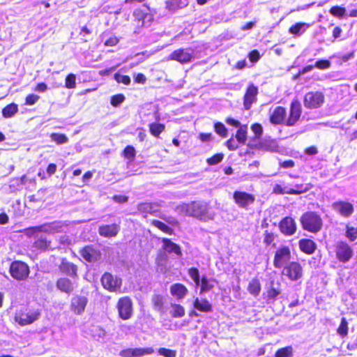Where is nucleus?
Listing matches in <instances>:
<instances>
[{"mask_svg":"<svg viewBox=\"0 0 357 357\" xmlns=\"http://www.w3.org/2000/svg\"><path fill=\"white\" fill-rule=\"evenodd\" d=\"M182 209L190 216L197 218L201 220H209L213 218L214 214L211 212L206 203L193 202L182 206Z\"/></svg>","mask_w":357,"mask_h":357,"instance_id":"f257e3e1","label":"nucleus"},{"mask_svg":"<svg viewBox=\"0 0 357 357\" xmlns=\"http://www.w3.org/2000/svg\"><path fill=\"white\" fill-rule=\"evenodd\" d=\"M301 222L303 229L310 232L317 233L322 227V220L314 212H306L301 218Z\"/></svg>","mask_w":357,"mask_h":357,"instance_id":"f03ea898","label":"nucleus"},{"mask_svg":"<svg viewBox=\"0 0 357 357\" xmlns=\"http://www.w3.org/2000/svg\"><path fill=\"white\" fill-rule=\"evenodd\" d=\"M282 275L286 277L290 281H298L303 278V266L298 261H291L282 268Z\"/></svg>","mask_w":357,"mask_h":357,"instance_id":"7ed1b4c3","label":"nucleus"},{"mask_svg":"<svg viewBox=\"0 0 357 357\" xmlns=\"http://www.w3.org/2000/svg\"><path fill=\"white\" fill-rule=\"evenodd\" d=\"M291 251L289 247L282 246L279 248L275 253L273 266L277 268H283L284 266L291 262Z\"/></svg>","mask_w":357,"mask_h":357,"instance_id":"20e7f679","label":"nucleus"},{"mask_svg":"<svg viewBox=\"0 0 357 357\" xmlns=\"http://www.w3.org/2000/svg\"><path fill=\"white\" fill-rule=\"evenodd\" d=\"M336 258L342 263L348 262L354 255V250L346 242L339 241L335 245Z\"/></svg>","mask_w":357,"mask_h":357,"instance_id":"39448f33","label":"nucleus"},{"mask_svg":"<svg viewBox=\"0 0 357 357\" xmlns=\"http://www.w3.org/2000/svg\"><path fill=\"white\" fill-rule=\"evenodd\" d=\"M10 273L13 278L17 280H23L28 277L29 268L25 263L15 261L10 266Z\"/></svg>","mask_w":357,"mask_h":357,"instance_id":"423d86ee","label":"nucleus"},{"mask_svg":"<svg viewBox=\"0 0 357 357\" xmlns=\"http://www.w3.org/2000/svg\"><path fill=\"white\" fill-rule=\"evenodd\" d=\"M332 209L344 218H350L354 212V205L347 201H337L332 204Z\"/></svg>","mask_w":357,"mask_h":357,"instance_id":"0eeeda50","label":"nucleus"},{"mask_svg":"<svg viewBox=\"0 0 357 357\" xmlns=\"http://www.w3.org/2000/svg\"><path fill=\"white\" fill-rule=\"evenodd\" d=\"M324 102V96L321 92L311 91L305 95L304 106L308 109L320 107Z\"/></svg>","mask_w":357,"mask_h":357,"instance_id":"6e6552de","label":"nucleus"},{"mask_svg":"<svg viewBox=\"0 0 357 357\" xmlns=\"http://www.w3.org/2000/svg\"><path fill=\"white\" fill-rule=\"evenodd\" d=\"M117 309L120 318L123 320L130 319L132 315V303L128 296L121 298L117 303Z\"/></svg>","mask_w":357,"mask_h":357,"instance_id":"1a4fd4ad","label":"nucleus"},{"mask_svg":"<svg viewBox=\"0 0 357 357\" xmlns=\"http://www.w3.org/2000/svg\"><path fill=\"white\" fill-rule=\"evenodd\" d=\"M103 287L110 291H118L120 290L122 280L109 273H105L101 278Z\"/></svg>","mask_w":357,"mask_h":357,"instance_id":"9d476101","label":"nucleus"},{"mask_svg":"<svg viewBox=\"0 0 357 357\" xmlns=\"http://www.w3.org/2000/svg\"><path fill=\"white\" fill-rule=\"evenodd\" d=\"M193 59V50L191 49H178L174 51L168 57L181 63H189Z\"/></svg>","mask_w":357,"mask_h":357,"instance_id":"9b49d317","label":"nucleus"},{"mask_svg":"<svg viewBox=\"0 0 357 357\" xmlns=\"http://www.w3.org/2000/svg\"><path fill=\"white\" fill-rule=\"evenodd\" d=\"M233 198L235 203L241 208H247L252 204L255 200L253 195L242 191H235Z\"/></svg>","mask_w":357,"mask_h":357,"instance_id":"f8f14e48","label":"nucleus"},{"mask_svg":"<svg viewBox=\"0 0 357 357\" xmlns=\"http://www.w3.org/2000/svg\"><path fill=\"white\" fill-rule=\"evenodd\" d=\"M56 288L61 292L70 294L77 287L75 278L72 280L67 278H60L56 282Z\"/></svg>","mask_w":357,"mask_h":357,"instance_id":"ddd939ff","label":"nucleus"},{"mask_svg":"<svg viewBox=\"0 0 357 357\" xmlns=\"http://www.w3.org/2000/svg\"><path fill=\"white\" fill-rule=\"evenodd\" d=\"M38 310H29L26 312H22L15 316V321L22 326L31 324L40 317Z\"/></svg>","mask_w":357,"mask_h":357,"instance_id":"4468645a","label":"nucleus"},{"mask_svg":"<svg viewBox=\"0 0 357 357\" xmlns=\"http://www.w3.org/2000/svg\"><path fill=\"white\" fill-rule=\"evenodd\" d=\"M65 225L61 221H54L50 223L43 224L40 226L33 227L32 229L36 232H45L54 234L62 231Z\"/></svg>","mask_w":357,"mask_h":357,"instance_id":"2eb2a0df","label":"nucleus"},{"mask_svg":"<svg viewBox=\"0 0 357 357\" xmlns=\"http://www.w3.org/2000/svg\"><path fill=\"white\" fill-rule=\"evenodd\" d=\"M301 105L298 100H294L291 103L289 115L286 121L287 126H292L299 120L301 115Z\"/></svg>","mask_w":357,"mask_h":357,"instance_id":"dca6fc26","label":"nucleus"},{"mask_svg":"<svg viewBox=\"0 0 357 357\" xmlns=\"http://www.w3.org/2000/svg\"><path fill=\"white\" fill-rule=\"evenodd\" d=\"M88 303V299L84 296H75L71 299L70 308L76 314H82Z\"/></svg>","mask_w":357,"mask_h":357,"instance_id":"f3484780","label":"nucleus"},{"mask_svg":"<svg viewBox=\"0 0 357 357\" xmlns=\"http://www.w3.org/2000/svg\"><path fill=\"white\" fill-rule=\"evenodd\" d=\"M281 232L287 236L293 235L296 231V225L291 217L284 218L279 225Z\"/></svg>","mask_w":357,"mask_h":357,"instance_id":"a211bd4d","label":"nucleus"},{"mask_svg":"<svg viewBox=\"0 0 357 357\" xmlns=\"http://www.w3.org/2000/svg\"><path fill=\"white\" fill-rule=\"evenodd\" d=\"M258 89L253 84L249 85L244 96L243 105L245 109H250L252 103L257 100Z\"/></svg>","mask_w":357,"mask_h":357,"instance_id":"6ab92c4d","label":"nucleus"},{"mask_svg":"<svg viewBox=\"0 0 357 357\" xmlns=\"http://www.w3.org/2000/svg\"><path fill=\"white\" fill-rule=\"evenodd\" d=\"M119 226L116 224L106 225L99 227L98 233L102 236L110 238L116 236L119 231Z\"/></svg>","mask_w":357,"mask_h":357,"instance_id":"aec40b11","label":"nucleus"},{"mask_svg":"<svg viewBox=\"0 0 357 357\" xmlns=\"http://www.w3.org/2000/svg\"><path fill=\"white\" fill-rule=\"evenodd\" d=\"M307 191V188L304 190H294L289 188L288 185L283 186L280 184H275L273 188V193L276 195H299L302 192Z\"/></svg>","mask_w":357,"mask_h":357,"instance_id":"412c9836","label":"nucleus"},{"mask_svg":"<svg viewBox=\"0 0 357 357\" xmlns=\"http://www.w3.org/2000/svg\"><path fill=\"white\" fill-rule=\"evenodd\" d=\"M59 269L63 273H64L70 277H72L73 278H76V277H77V266L73 263H70V262L66 261V260H64V259L62 260V261L59 266Z\"/></svg>","mask_w":357,"mask_h":357,"instance_id":"4be33fe9","label":"nucleus"},{"mask_svg":"<svg viewBox=\"0 0 357 357\" xmlns=\"http://www.w3.org/2000/svg\"><path fill=\"white\" fill-rule=\"evenodd\" d=\"M188 292V290L186 287L181 283L174 284L170 287L171 294L178 300L183 299Z\"/></svg>","mask_w":357,"mask_h":357,"instance_id":"5701e85b","label":"nucleus"},{"mask_svg":"<svg viewBox=\"0 0 357 357\" xmlns=\"http://www.w3.org/2000/svg\"><path fill=\"white\" fill-rule=\"evenodd\" d=\"M82 257L87 261H95L99 257V253L92 246H86L81 251Z\"/></svg>","mask_w":357,"mask_h":357,"instance_id":"b1692460","label":"nucleus"},{"mask_svg":"<svg viewBox=\"0 0 357 357\" xmlns=\"http://www.w3.org/2000/svg\"><path fill=\"white\" fill-rule=\"evenodd\" d=\"M286 110L282 107H277L273 110L270 117V121L273 124H280L284 121Z\"/></svg>","mask_w":357,"mask_h":357,"instance_id":"393cba45","label":"nucleus"},{"mask_svg":"<svg viewBox=\"0 0 357 357\" xmlns=\"http://www.w3.org/2000/svg\"><path fill=\"white\" fill-rule=\"evenodd\" d=\"M162 242L163 243L162 248L169 253H174L177 256H181L182 252L179 245L172 242L168 238H162Z\"/></svg>","mask_w":357,"mask_h":357,"instance_id":"a878e982","label":"nucleus"},{"mask_svg":"<svg viewBox=\"0 0 357 357\" xmlns=\"http://www.w3.org/2000/svg\"><path fill=\"white\" fill-rule=\"evenodd\" d=\"M193 306L196 310L203 312H211L213 310L212 305L206 299L196 298Z\"/></svg>","mask_w":357,"mask_h":357,"instance_id":"bb28decb","label":"nucleus"},{"mask_svg":"<svg viewBox=\"0 0 357 357\" xmlns=\"http://www.w3.org/2000/svg\"><path fill=\"white\" fill-rule=\"evenodd\" d=\"M299 248L302 252L311 255L316 249V244L310 239H301L299 241Z\"/></svg>","mask_w":357,"mask_h":357,"instance_id":"cd10ccee","label":"nucleus"},{"mask_svg":"<svg viewBox=\"0 0 357 357\" xmlns=\"http://www.w3.org/2000/svg\"><path fill=\"white\" fill-rule=\"evenodd\" d=\"M138 20L137 25L141 26H149L153 20V15L150 13H135Z\"/></svg>","mask_w":357,"mask_h":357,"instance_id":"c85d7f7f","label":"nucleus"},{"mask_svg":"<svg viewBox=\"0 0 357 357\" xmlns=\"http://www.w3.org/2000/svg\"><path fill=\"white\" fill-rule=\"evenodd\" d=\"M310 26V25L305 22H298L295 24L292 25L289 29V32L291 34H293L296 36H301Z\"/></svg>","mask_w":357,"mask_h":357,"instance_id":"c756f323","label":"nucleus"},{"mask_svg":"<svg viewBox=\"0 0 357 357\" xmlns=\"http://www.w3.org/2000/svg\"><path fill=\"white\" fill-rule=\"evenodd\" d=\"M165 3L166 8L171 11H175L188 5L187 0H167Z\"/></svg>","mask_w":357,"mask_h":357,"instance_id":"7c9ffc66","label":"nucleus"},{"mask_svg":"<svg viewBox=\"0 0 357 357\" xmlns=\"http://www.w3.org/2000/svg\"><path fill=\"white\" fill-rule=\"evenodd\" d=\"M215 280L208 279L206 276H203L201 279L200 294L208 292L214 287Z\"/></svg>","mask_w":357,"mask_h":357,"instance_id":"2f4dec72","label":"nucleus"},{"mask_svg":"<svg viewBox=\"0 0 357 357\" xmlns=\"http://www.w3.org/2000/svg\"><path fill=\"white\" fill-rule=\"evenodd\" d=\"M248 291L254 296H257L261 291V284L257 279H252L248 284Z\"/></svg>","mask_w":357,"mask_h":357,"instance_id":"473e14b6","label":"nucleus"},{"mask_svg":"<svg viewBox=\"0 0 357 357\" xmlns=\"http://www.w3.org/2000/svg\"><path fill=\"white\" fill-rule=\"evenodd\" d=\"M261 149L270 151V152H276L278 149V144L274 139H265L261 144Z\"/></svg>","mask_w":357,"mask_h":357,"instance_id":"72a5a7b5","label":"nucleus"},{"mask_svg":"<svg viewBox=\"0 0 357 357\" xmlns=\"http://www.w3.org/2000/svg\"><path fill=\"white\" fill-rule=\"evenodd\" d=\"M18 111L17 105L11 103L6 106L2 110V115L4 118L13 117Z\"/></svg>","mask_w":357,"mask_h":357,"instance_id":"f704fd0d","label":"nucleus"},{"mask_svg":"<svg viewBox=\"0 0 357 357\" xmlns=\"http://www.w3.org/2000/svg\"><path fill=\"white\" fill-rule=\"evenodd\" d=\"M156 207L157 206L155 204L146 202L139 204L137 206V209L142 213L153 214L157 211Z\"/></svg>","mask_w":357,"mask_h":357,"instance_id":"c9c22d12","label":"nucleus"},{"mask_svg":"<svg viewBox=\"0 0 357 357\" xmlns=\"http://www.w3.org/2000/svg\"><path fill=\"white\" fill-rule=\"evenodd\" d=\"M247 130L248 127L245 125L241 126L238 128L236 134V138L237 139V142L241 144H245L247 139Z\"/></svg>","mask_w":357,"mask_h":357,"instance_id":"e433bc0d","label":"nucleus"},{"mask_svg":"<svg viewBox=\"0 0 357 357\" xmlns=\"http://www.w3.org/2000/svg\"><path fill=\"white\" fill-rule=\"evenodd\" d=\"M345 236L349 241L353 242L357 239V227L346 225L345 226Z\"/></svg>","mask_w":357,"mask_h":357,"instance_id":"4c0bfd02","label":"nucleus"},{"mask_svg":"<svg viewBox=\"0 0 357 357\" xmlns=\"http://www.w3.org/2000/svg\"><path fill=\"white\" fill-rule=\"evenodd\" d=\"M165 130V125L162 123H152L149 124V130L151 135L158 137Z\"/></svg>","mask_w":357,"mask_h":357,"instance_id":"58836bf2","label":"nucleus"},{"mask_svg":"<svg viewBox=\"0 0 357 357\" xmlns=\"http://www.w3.org/2000/svg\"><path fill=\"white\" fill-rule=\"evenodd\" d=\"M172 310L170 312L173 317H182L185 314L184 307L179 304H172Z\"/></svg>","mask_w":357,"mask_h":357,"instance_id":"ea45409f","label":"nucleus"},{"mask_svg":"<svg viewBox=\"0 0 357 357\" xmlns=\"http://www.w3.org/2000/svg\"><path fill=\"white\" fill-rule=\"evenodd\" d=\"M153 352L154 350L151 347L133 349L134 357H142L146 355L151 354Z\"/></svg>","mask_w":357,"mask_h":357,"instance_id":"a19ab883","label":"nucleus"},{"mask_svg":"<svg viewBox=\"0 0 357 357\" xmlns=\"http://www.w3.org/2000/svg\"><path fill=\"white\" fill-rule=\"evenodd\" d=\"M50 137L52 140L55 142L57 144H63L68 142V138L64 134L52 133Z\"/></svg>","mask_w":357,"mask_h":357,"instance_id":"79ce46f5","label":"nucleus"},{"mask_svg":"<svg viewBox=\"0 0 357 357\" xmlns=\"http://www.w3.org/2000/svg\"><path fill=\"white\" fill-rule=\"evenodd\" d=\"M154 309L158 311L162 310L163 307V298L162 296L155 294L151 298Z\"/></svg>","mask_w":357,"mask_h":357,"instance_id":"37998d69","label":"nucleus"},{"mask_svg":"<svg viewBox=\"0 0 357 357\" xmlns=\"http://www.w3.org/2000/svg\"><path fill=\"white\" fill-rule=\"evenodd\" d=\"M152 225L167 234H172V229L159 220H153Z\"/></svg>","mask_w":357,"mask_h":357,"instance_id":"c03bdc74","label":"nucleus"},{"mask_svg":"<svg viewBox=\"0 0 357 357\" xmlns=\"http://www.w3.org/2000/svg\"><path fill=\"white\" fill-rule=\"evenodd\" d=\"M345 13L346 9L344 8L337 6H333L330 9V13L332 15L340 18L342 17L345 15Z\"/></svg>","mask_w":357,"mask_h":357,"instance_id":"a18cd8bd","label":"nucleus"},{"mask_svg":"<svg viewBox=\"0 0 357 357\" xmlns=\"http://www.w3.org/2000/svg\"><path fill=\"white\" fill-rule=\"evenodd\" d=\"M337 333L342 337H344L348 333V323L346 320V318L342 317L341 319V323L337 328Z\"/></svg>","mask_w":357,"mask_h":357,"instance_id":"49530a36","label":"nucleus"},{"mask_svg":"<svg viewBox=\"0 0 357 357\" xmlns=\"http://www.w3.org/2000/svg\"><path fill=\"white\" fill-rule=\"evenodd\" d=\"M65 86L67 89H74L76 86V76L71 73L69 74L65 80Z\"/></svg>","mask_w":357,"mask_h":357,"instance_id":"de8ad7c7","label":"nucleus"},{"mask_svg":"<svg viewBox=\"0 0 357 357\" xmlns=\"http://www.w3.org/2000/svg\"><path fill=\"white\" fill-rule=\"evenodd\" d=\"M215 131L217 134L222 137H226L227 135V130L222 123L218 122L214 126Z\"/></svg>","mask_w":357,"mask_h":357,"instance_id":"09e8293b","label":"nucleus"},{"mask_svg":"<svg viewBox=\"0 0 357 357\" xmlns=\"http://www.w3.org/2000/svg\"><path fill=\"white\" fill-rule=\"evenodd\" d=\"M123 156L128 159L133 160L135 157V149L132 146H127L123 150Z\"/></svg>","mask_w":357,"mask_h":357,"instance_id":"8fccbe9b","label":"nucleus"},{"mask_svg":"<svg viewBox=\"0 0 357 357\" xmlns=\"http://www.w3.org/2000/svg\"><path fill=\"white\" fill-rule=\"evenodd\" d=\"M114 79L118 83H122L125 85H129L130 84V78L129 76L123 75L118 73L114 75Z\"/></svg>","mask_w":357,"mask_h":357,"instance_id":"3c124183","label":"nucleus"},{"mask_svg":"<svg viewBox=\"0 0 357 357\" xmlns=\"http://www.w3.org/2000/svg\"><path fill=\"white\" fill-rule=\"evenodd\" d=\"M292 349L291 347H284L277 351L275 357H290Z\"/></svg>","mask_w":357,"mask_h":357,"instance_id":"603ef678","label":"nucleus"},{"mask_svg":"<svg viewBox=\"0 0 357 357\" xmlns=\"http://www.w3.org/2000/svg\"><path fill=\"white\" fill-rule=\"evenodd\" d=\"M125 100V96L123 94H117L113 96L111 98V105L114 107H117L121 105Z\"/></svg>","mask_w":357,"mask_h":357,"instance_id":"864d4df0","label":"nucleus"},{"mask_svg":"<svg viewBox=\"0 0 357 357\" xmlns=\"http://www.w3.org/2000/svg\"><path fill=\"white\" fill-rule=\"evenodd\" d=\"M223 154L218 153L207 159V163L209 165H214L220 162L223 159Z\"/></svg>","mask_w":357,"mask_h":357,"instance_id":"5fc2aeb1","label":"nucleus"},{"mask_svg":"<svg viewBox=\"0 0 357 357\" xmlns=\"http://www.w3.org/2000/svg\"><path fill=\"white\" fill-rule=\"evenodd\" d=\"M158 354L165 357H176V351L166 348H160L158 349Z\"/></svg>","mask_w":357,"mask_h":357,"instance_id":"6e6d98bb","label":"nucleus"},{"mask_svg":"<svg viewBox=\"0 0 357 357\" xmlns=\"http://www.w3.org/2000/svg\"><path fill=\"white\" fill-rule=\"evenodd\" d=\"M40 99V96L36 94H29L26 97L25 99V105H33L36 104L38 100Z\"/></svg>","mask_w":357,"mask_h":357,"instance_id":"4d7b16f0","label":"nucleus"},{"mask_svg":"<svg viewBox=\"0 0 357 357\" xmlns=\"http://www.w3.org/2000/svg\"><path fill=\"white\" fill-rule=\"evenodd\" d=\"M331 66V62L328 60H319L315 63L314 67L324 70L327 69Z\"/></svg>","mask_w":357,"mask_h":357,"instance_id":"13d9d810","label":"nucleus"},{"mask_svg":"<svg viewBox=\"0 0 357 357\" xmlns=\"http://www.w3.org/2000/svg\"><path fill=\"white\" fill-rule=\"evenodd\" d=\"M119 40L117 38V37L112 35L109 38L105 40L104 44L105 46L113 47L115 46L119 43Z\"/></svg>","mask_w":357,"mask_h":357,"instance_id":"bf43d9fd","label":"nucleus"},{"mask_svg":"<svg viewBox=\"0 0 357 357\" xmlns=\"http://www.w3.org/2000/svg\"><path fill=\"white\" fill-rule=\"evenodd\" d=\"M279 294H280V291H278L273 287H271L267 291V298L268 299H275Z\"/></svg>","mask_w":357,"mask_h":357,"instance_id":"052dcab7","label":"nucleus"},{"mask_svg":"<svg viewBox=\"0 0 357 357\" xmlns=\"http://www.w3.org/2000/svg\"><path fill=\"white\" fill-rule=\"evenodd\" d=\"M251 129L255 134L257 137H259L262 135L263 129L262 126L259 123H255L252 126Z\"/></svg>","mask_w":357,"mask_h":357,"instance_id":"680f3d73","label":"nucleus"},{"mask_svg":"<svg viewBox=\"0 0 357 357\" xmlns=\"http://www.w3.org/2000/svg\"><path fill=\"white\" fill-rule=\"evenodd\" d=\"M226 144L227 148L231 151L236 150L238 147L237 139L235 140L234 138L229 139L226 142Z\"/></svg>","mask_w":357,"mask_h":357,"instance_id":"e2e57ef3","label":"nucleus"},{"mask_svg":"<svg viewBox=\"0 0 357 357\" xmlns=\"http://www.w3.org/2000/svg\"><path fill=\"white\" fill-rule=\"evenodd\" d=\"M188 275L192 280L199 278V270L196 268H190L188 270Z\"/></svg>","mask_w":357,"mask_h":357,"instance_id":"0e129e2a","label":"nucleus"},{"mask_svg":"<svg viewBox=\"0 0 357 357\" xmlns=\"http://www.w3.org/2000/svg\"><path fill=\"white\" fill-rule=\"evenodd\" d=\"M119 355L121 357H134L133 349H126L122 350Z\"/></svg>","mask_w":357,"mask_h":357,"instance_id":"69168bd1","label":"nucleus"},{"mask_svg":"<svg viewBox=\"0 0 357 357\" xmlns=\"http://www.w3.org/2000/svg\"><path fill=\"white\" fill-rule=\"evenodd\" d=\"M47 90V86L46 84H45L43 82L38 84L34 89L35 91L40 92V93H44Z\"/></svg>","mask_w":357,"mask_h":357,"instance_id":"338daca9","label":"nucleus"},{"mask_svg":"<svg viewBox=\"0 0 357 357\" xmlns=\"http://www.w3.org/2000/svg\"><path fill=\"white\" fill-rule=\"evenodd\" d=\"M250 60L256 62L259 59V53L257 50H253L249 54Z\"/></svg>","mask_w":357,"mask_h":357,"instance_id":"774afa93","label":"nucleus"}]
</instances>
